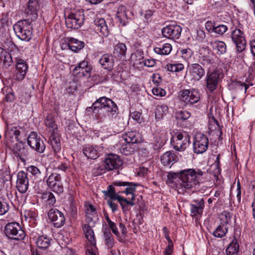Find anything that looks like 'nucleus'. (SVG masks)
<instances>
[{
  "label": "nucleus",
  "mask_w": 255,
  "mask_h": 255,
  "mask_svg": "<svg viewBox=\"0 0 255 255\" xmlns=\"http://www.w3.org/2000/svg\"><path fill=\"white\" fill-rule=\"evenodd\" d=\"M137 185L134 182L118 180L114 182L113 185L108 186L107 190L104 191L103 193L111 199L118 200L123 213L126 214L130 209V207L135 205V192Z\"/></svg>",
  "instance_id": "1"
},
{
  "label": "nucleus",
  "mask_w": 255,
  "mask_h": 255,
  "mask_svg": "<svg viewBox=\"0 0 255 255\" xmlns=\"http://www.w3.org/2000/svg\"><path fill=\"white\" fill-rule=\"evenodd\" d=\"M93 110L94 113L98 114L107 113L112 118H116L118 108L117 105L111 99L106 97L100 98L95 101L92 107L89 108Z\"/></svg>",
  "instance_id": "2"
},
{
  "label": "nucleus",
  "mask_w": 255,
  "mask_h": 255,
  "mask_svg": "<svg viewBox=\"0 0 255 255\" xmlns=\"http://www.w3.org/2000/svg\"><path fill=\"white\" fill-rule=\"evenodd\" d=\"M203 175L199 169L189 168L180 171V186L185 189L191 188L199 183L200 177Z\"/></svg>",
  "instance_id": "3"
},
{
  "label": "nucleus",
  "mask_w": 255,
  "mask_h": 255,
  "mask_svg": "<svg viewBox=\"0 0 255 255\" xmlns=\"http://www.w3.org/2000/svg\"><path fill=\"white\" fill-rule=\"evenodd\" d=\"M32 21L27 19L18 21L14 24L13 30L17 36L22 40L28 41L31 38L32 28L30 24Z\"/></svg>",
  "instance_id": "4"
},
{
  "label": "nucleus",
  "mask_w": 255,
  "mask_h": 255,
  "mask_svg": "<svg viewBox=\"0 0 255 255\" xmlns=\"http://www.w3.org/2000/svg\"><path fill=\"white\" fill-rule=\"evenodd\" d=\"M122 164L123 161L118 155L111 154L108 155L104 162L97 167V174H101L106 171L117 169L122 166Z\"/></svg>",
  "instance_id": "5"
},
{
  "label": "nucleus",
  "mask_w": 255,
  "mask_h": 255,
  "mask_svg": "<svg viewBox=\"0 0 255 255\" xmlns=\"http://www.w3.org/2000/svg\"><path fill=\"white\" fill-rule=\"evenodd\" d=\"M190 136L187 133L176 132L171 138V144L173 148L178 151H182L190 143Z\"/></svg>",
  "instance_id": "6"
},
{
  "label": "nucleus",
  "mask_w": 255,
  "mask_h": 255,
  "mask_svg": "<svg viewBox=\"0 0 255 255\" xmlns=\"http://www.w3.org/2000/svg\"><path fill=\"white\" fill-rule=\"evenodd\" d=\"M85 19L82 9L74 11L65 16V23L67 28L77 29L83 24Z\"/></svg>",
  "instance_id": "7"
},
{
  "label": "nucleus",
  "mask_w": 255,
  "mask_h": 255,
  "mask_svg": "<svg viewBox=\"0 0 255 255\" xmlns=\"http://www.w3.org/2000/svg\"><path fill=\"white\" fill-rule=\"evenodd\" d=\"M5 235L10 239L22 240L25 237V233L20 225L16 222L7 223L5 226Z\"/></svg>",
  "instance_id": "8"
},
{
  "label": "nucleus",
  "mask_w": 255,
  "mask_h": 255,
  "mask_svg": "<svg viewBox=\"0 0 255 255\" xmlns=\"http://www.w3.org/2000/svg\"><path fill=\"white\" fill-rule=\"evenodd\" d=\"M178 97L186 105L197 103L200 99L199 92L195 89L182 90L179 92Z\"/></svg>",
  "instance_id": "9"
},
{
  "label": "nucleus",
  "mask_w": 255,
  "mask_h": 255,
  "mask_svg": "<svg viewBox=\"0 0 255 255\" xmlns=\"http://www.w3.org/2000/svg\"><path fill=\"white\" fill-rule=\"evenodd\" d=\"M27 141L30 148L37 153H42L45 150L46 145L43 139L35 131L30 132Z\"/></svg>",
  "instance_id": "10"
},
{
  "label": "nucleus",
  "mask_w": 255,
  "mask_h": 255,
  "mask_svg": "<svg viewBox=\"0 0 255 255\" xmlns=\"http://www.w3.org/2000/svg\"><path fill=\"white\" fill-rule=\"evenodd\" d=\"M220 75L219 71L217 70L207 72L205 78L206 88L210 93H213L217 88L220 81Z\"/></svg>",
  "instance_id": "11"
},
{
  "label": "nucleus",
  "mask_w": 255,
  "mask_h": 255,
  "mask_svg": "<svg viewBox=\"0 0 255 255\" xmlns=\"http://www.w3.org/2000/svg\"><path fill=\"white\" fill-rule=\"evenodd\" d=\"M208 138L206 135L202 133L197 134L193 142V150L197 154H201L205 152L208 147Z\"/></svg>",
  "instance_id": "12"
},
{
  "label": "nucleus",
  "mask_w": 255,
  "mask_h": 255,
  "mask_svg": "<svg viewBox=\"0 0 255 255\" xmlns=\"http://www.w3.org/2000/svg\"><path fill=\"white\" fill-rule=\"evenodd\" d=\"M40 7L39 0H28L27 7L25 9L26 19L31 21H35L38 17Z\"/></svg>",
  "instance_id": "13"
},
{
  "label": "nucleus",
  "mask_w": 255,
  "mask_h": 255,
  "mask_svg": "<svg viewBox=\"0 0 255 255\" xmlns=\"http://www.w3.org/2000/svg\"><path fill=\"white\" fill-rule=\"evenodd\" d=\"M48 217L56 228H60L65 224V219L64 214L56 208L49 210Z\"/></svg>",
  "instance_id": "14"
},
{
  "label": "nucleus",
  "mask_w": 255,
  "mask_h": 255,
  "mask_svg": "<svg viewBox=\"0 0 255 255\" xmlns=\"http://www.w3.org/2000/svg\"><path fill=\"white\" fill-rule=\"evenodd\" d=\"M61 176L59 174L53 173L47 179V184L54 192L60 194L63 191V187L60 182Z\"/></svg>",
  "instance_id": "15"
},
{
  "label": "nucleus",
  "mask_w": 255,
  "mask_h": 255,
  "mask_svg": "<svg viewBox=\"0 0 255 255\" xmlns=\"http://www.w3.org/2000/svg\"><path fill=\"white\" fill-rule=\"evenodd\" d=\"M231 37L236 45L237 50L239 52L243 51L246 45L244 33L239 29H235L232 33Z\"/></svg>",
  "instance_id": "16"
},
{
  "label": "nucleus",
  "mask_w": 255,
  "mask_h": 255,
  "mask_svg": "<svg viewBox=\"0 0 255 255\" xmlns=\"http://www.w3.org/2000/svg\"><path fill=\"white\" fill-rule=\"evenodd\" d=\"M182 28L176 24H171L162 29V34L166 38L171 39H177L181 35Z\"/></svg>",
  "instance_id": "17"
},
{
  "label": "nucleus",
  "mask_w": 255,
  "mask_h": 255,
  "mask_svg": "<svg viewBox=\"0 0 255 255\" xmlns=\"http://www.w3.org/2000/svg\"><path fill=\"white\" fill-rule=\"evenodd\" d=\"M29 186V180L27 173L24 171H20L17 175L16 187L18 191L24 193L28 190Z\"/></svg>",
  "instance_id": "18"
},
{
  "label": "nucleus",
  "mask_w": 255,
  "mask_h": 255,
  "mask_svg": "<svg viewBox=\"0 0 255 255\" xmlns=\"http://www.w3.org/2000/svg\"><path fill=\"white\" fill-rule=\"evenodd\" d=\"M92 67L89 65L86 61H82L73 70V74L78 75L79 77L84 76L90 77L92 72Z\"/></svg>",
  "instance_id": "19"
},
{
  "label": "nucleus",
  "mask_w": 255,
  "mask_h": 255,
  "mask_svg": "<svg viewBox=\"0 0 255 255\" xmlns=\"http://www.w3.org/2000/svg\"><path fill=\"white\" fill-rule=\"evenodd\" d=\"M16 62L15 79L17 80L21 81L25 77L28 66L26 62L22 59L16 58Z\"/></svg>",
  "instance_id": "20"
},
{
  "label": "nucleus",
  "mask_w": 255,
  "mask_h": 255,
  "mask_svg": "<svg viewBox=\"0 0 255 255\" xmlns=\"http://www.w3.org/2000/svg\"><path fill=\"white\" fill-rule=\"evenodd\" d=\"M189 70L192 79L196 81L201 79L205 74L204 69L198 63H194L189 65Z\"/></svg>",
  "instance_id": "21"
},
{
  "label": "nucleus",
  "mask_w": 255,
  "mask_h": 255,
  "mask_svg": "<svg viewBox=\"0 0 255 255\" xmlns=\"http://www.w3.org/2000/svg\"><path fill=\"white\" fill-rule=\"evenodd\" d=\"M102 149L103 148L100 147L87 145L83 147V153L88 158L95 159L99 156L100 152Z\"/></svg>",
  "instance_id": "22"
},
{
  "label": "nucleus",
  "mask_w": 255,
  "mask_h": 255,
  "mask_svg": "<svg viewBox=\"0 0 255 255\" xmlns=\"http://www.w3.org/2000/svg\"><path fill=\"white\" fill-rule=\"evenodd\" d=\"M191 214L193 217L200 215L202 214L205 206V203L203 199L195 200L193 203L190 204Z\"/></svg>",
  "instance_id": "23"
},
{
  "label": "nucleus",
  "mask_w": 255,
  "mask_h": 255,
  "mask_svg": "<svg viewBox=\"0 0 255 255\" xmlns=\"http://www.w3.org/2000/svg\"><path fill=\"white\" fill-rule=\"evenodd\" d=\"M49 142L55 153L60 152L61 149V143L59 134L57 132L53 131L51 133Z\"/></svg>",
  "instance_id": "24"
},
{
  "label": "nucleus",
  "mask_w": 255,
  "mask_h": 255,
  "mask_svg": "<svg viewBox=\"0 0 255 255\" xmlns=\"http://www.w3.org/2000/svg\"><path fill=\"white\" fill-rule=\"evenodd\" d=\"M13 153L17 157H19L21 160L28 155L27 148L21 143L15 144L12 148Z\"/></svg>",
  "instance_id": "25"
},
{
  "label": "nucleus",
  "mask_w": 255,
  "mask_h": 255,
  "mask_svg": "<svg viewBox=\"0 0 255 255\" xmlns=\"http://www.w3.org/2000/svg\"><path fill=\"white\" fill-rule=\"evenodd\" d=\"M95 29L97 32L101 33L104 36H108L109 31L105 20L103 18H100L95 21Z\"/></svg>",
  "instance_id": "26"
},
{
  "label": "nucleus",
  "mask_w": 255,
  "mask_h": 255,
  "mask_svg": "<svg viewBox=\"0 0 255 255\" xmlns=\"http://www.w3.org/2000/svg\"><path fill=\"white\" fill-rule=\"evenodd\" d=\"M83 231L86 238L92 246H95L96 244L95 234L91 227L88 224H84L82 226Z\"/></svg>",
  "instance_id": "27"
},
{
  "label": "nucleus",
  "mask_w": 255,
  "mask_h": 255,
  "mask_svg": "<svg viewBox=\"0 0 255 255\" xmlns=\"http://www.w3.org/2000/svg\"><path fill=\"white\" fill-rule=\"evenodd\" d=\"M117 17L118 18L120 24L124 26L128 23V18L127 14V8L124 5L120 6L117 10Z\"/></svg>",
  "instance_id": "28"
},
{
  "label": "nucleus",
  "mask_w": 255,
  "mask_h": 255,
  "mask_svg": "<svg viewBox=\"0 0 255 255\" xmlns=\"http://www.w3.org/2000/svg\"><path fill=\"white\" fill-rule=\"evenodd\" d=\"M68 46L70 50L76 52L82 49L85 46L84 42L73 37L68 38Z\"/></svg>",
  "instance_id": "29"
},
{
  "label": "nucleus",
  "mask_w": 255,
  "mask_h": 255,
  "mask_svg": "<svg viewBox=\"0 0 255 255\" xmlns=\"http://www.w3.org/2000/svg\"><path fill=\"white\" fill-rule=\"evenodd\" d=\"M99 63L105 69L111 70L114 66V61L112 57L107 54H104L100 59Z\"/></svg>",
  "instance_id": "30"
},
{
  "label": "nucleus",
  "mask_w": 255,
  "mask_h": 255,
  "mask_svg": "<svg viewBox=\"0 0 255 255\" xmlns=\"http://www.w3.org/2000/svg\"><path fill=\"white\" fill-rule=\"evenodd\" d=\"M172 50V46L169 43L159 44L158 46L153 49V51L161 55H167L170 54Z\"/></svg>",
  "instance_id": "31"
},
{
  "label": "nucleus",
  "mask_w": 255,
  "mask_h": 255,
  "mask_svg": "<svg viewBox=\"0 0 255 255\" xmlns=\"http://www.w3.org/2000/svg\"><path fill=\"white\" fill-rule=\"evenodd\" d=\"M175 157L173 153L167 151L161 156V162L164 166H170L175 162Z\"/></svg>",
  "instance_id": "32"
},
{
  "label": "nucleus",
  "mask_w": 255,
  "mask_h": 255,
  "mask_svg": "<svg viewBox=\"0 0 255 255\" xmlns=\"http://www.w3.org/2000/svg\"><path fill=\"white\" fill-rule=\"evenodd\" d=\"M214 50H217L219 55H222L226 52L227 46L225 42L221 41L213 40L210 43Z\"/></svg>",
  "instance_id": "33"
},
{
  "label": "nucleus",
  "mask_w": 255,
  "mask_h": 255,
  "mask_svg": "<svg viewBox=\"0 0 255 255\" xmlns=\"http://www.w3.org/2000/svg\"><path fill=\"white\" fill-rule=\"evenodd\" d=\"M126 45L123 43H119L114 47L113 54L115 57L122 58L126 57Z\"/></svg>",
  "instance_id": "34"
},
{
  "label": "nucleus",
  "mask_w": 255,
  "mask_h": 255,
  "mask_svg": "<svg viewBox=\"0 0 255 255\" xmlns=\"http://www.w3.org/2000/svg\"><path fill=\"white\" fill-rule=\"evenodd\" d=\"M167 140V135L165 131L162 130L157 133L155 136L154 148L158 149L162 146Z\"/></svg>",
  "instance_id": "35"
},
{
  "label": "nucleus",
  "mask_w": 255,
  "mask_h": 255,
  "mask_svg": "<svg viewBox=\"0 0 255 255\" xmlns=\"http://www.w3.org/2000/svg\"><path fill=\"white\" fill-rule=\"evenodd\" d=\"M86 221L87 223L93 221V218L97 215V211L94 206L90 204H86Z\"/></svg>",
  "instance_id": "36"
},
{
  "label": "nucleus",
  "mask_w": 255,
  "mask_h": 255,
  "mask_svg": "<svg viewBox=\"0 0 255 255\" xmlns=\"http://www.w3.org/2000/svg\"><path fill=\"white\" fill-rule=\"evenodd\" d=\"M0 61H2L3 65L8 67L10 66L12 63L10 54L1 48H0Z\"/></svg>",
  "instance_id": "37"
},
{
  "label": "nucleus",
  "mask_w": 255,
  "mask_h": 255,
  "mask_svg": "<svg viewBox=\"0 0 255 255\" xmlns=\"http://www.w3.org/2000/svg\"><path fill=\"white\" fill-rule=\"evenodd\" d=\"M50 239L47 236H40L37 239L36 245L39 248L46 249L50 245Z\"/></svg>",
  "instance_id": "38"
},
{
  "label": "nucleus",
  "mask_w": 255,
  "mask_h": 255,
  "mask_svg": "<svg viewBox=\"0 0 255 255\" xmlns=\"http://www.w3.org/2000/svg\"><path fill=\"white\" fill-rule=\"evenodd\" d=\"M239 252V245L236 239H234L233 241L228 246L226 250L227 255H234L237 254Z\"/></svg>",
  "instance_id": "39"
},
{
  "label": "nucleus",
  "mask_w": 255,
  "mask_h": 255,
  "mask_svg": "<svg viewBox=\"0 0 255 255\" xmlns=\"http://www.w3.org/2000/svg\"><path fill=\"white\" fill-rule=\"evenodd\" d=\"M215 56L214 55L213 52L208 53V55H203L201 57V64L203 65H210L213 66L216 64V62L215 60Z\"/></svg>",
  "instance_id": "40"
},
{
  "label": "nucleus",
  "mask_w": 255,
  "mask_h": 255,
  "mask_svg": "<svg viewBox=\"0 0 255 255\" xmlns=\"http://www.w3.org/2000/svg\"><path fill=\"white\" fill-rule=\"evenodd\" d=\"M123 138L127 143H130L132 145H134V143H136L138 139L136 133L133 131L126 133L124 135Z\"/></svg>",
  "instance_id": "41"
},
{
  "label": "nucleus",
  "mask_w": 255,
  "mask_h": 255,
  "mask_svg": "<svg viewBox=\"0 0 255 255\" xmlns=\"http://www.w3.org/2000/svg\"><path fill=\"white\" fill-rule=\"evenodd\" d=\"M168 112V107L165 105H158L155 111V118L161 119Z\"/></svg>",
  "instance_id": "42"
},
{
  "label": "nucleus",
  "mask_w": 255,
  "mask_h": 255,
  "mask_svg": "<svg viewBox=\"0 0 255 255\" xmlns=\"http://www.w3.org/2000/svg\"><path fill=\"white\" fill-rule=\"evenodd\" d=\"M44 124L45 126L49 128L51 133L55 131V130L57 128V125L55 124L52 116L50 115L47 116L44 120Z\"/></svg>",
  "instance_id": "43"
},
{
  "label": "nucleus",
  "mask_w": 255,
  "mask_h": 255,
  "mask_svg": "<svg viewBox=\"0 0 255 255\" xmlns=\"http://www.w3.org/2000/svg\"><path fill=\"white\" fill-rule=\"evenodd\" d=\"M232 215L227 211H223L220 215V225L228 227V225L231 222Z\"/></svg>",
  "instance_id": "44"
},
{
  "label": "nucleus",
  "mask_w": 255,
  "mask_h": 255,
  "mask_svg": "<svg viewBox=\"0 0 255 255\" xmlns=\"http://www.w3.org/2000/svg\"><path fill=\"white\" fill-rule=\"evenodd\" d=\"M228 227L219 225L213 232V235L215 237L221 238L226 236L228 232Z\"/></svg>",
  "instance_id": "45"
},
{
  "label": "nucleus",
  "mask_w": 255,
  "mask_h": 255,
  "mask_svg": "<svg viewBox=\"0 0 255 255\" xmlns=\"http://www.w3.org/2000/svg\"><path fill=\"white\" fill-rule=\"evenodd\" d=\"M9 209V202L7 199L0 197V215H4Z\"/></svg>",
  "instance_id": "46"
},
{
  "label": "nucleus",
  "mask_w": 255,
  "mask_h": 255,
  "mask_svg": "<svg viewBox=\"0 0 255 255\" xmlns=\"http://www.w3.org/2000/svg\"><path fill=\"white\" fill-rule=\"evenodd\" d=\"M134 145L130 143H127L125 145H123L120 148V151L123 154L128 155L132 154L135 151V147H133Z\"/></svg>",
  "instance_id": "47"
},
{
  "label": "nucleus",
  "mask_w": 255,
  "mask_h": 255,
  "mask_svg": "<svg viewBox=\"0 0 255 255\" xmlns=\"http://www.w3.org/2000/svg\"><path fill=\"white\" fill-rule=\"evenodd\" d=\"M167 69L172 72H177L182 70L184 66L181 63L168 64L166 65Z\"/></svg>",
  "instance_id": "48"
},
{
  "label": "nucleus",
  "mask_w": 255,
  "mask_h": 255,
  "mask_svg": "<svg viewBox=\"0 0 255 255\" xmlns=\"http://www.w3.org/2000/svg\"><path fill=\"white\" fill-rule=\"evenodd\" d=\"M191 116V113L186 110H181L176 113L177 119L181 120H186Z\"/></svg>",
  "instance_id": "49"
},
{
  "label": "nucleus",
  "mask_w": 255,
  "mask_h": 255,
  "mask_svg": "<svg viewBox=\"0 0 255 255\" xmlns=\"http://www.w3.org/2000/svg\"><path fill=\"white\" fill-rule=\"evenodd\" d=\"M42 198L46 200L47 203L49 205H53L56 202L54 195L50 192L44 193Z\"/></svg>",
  "instance_id": "50"
},
{
  "label": "nucleus",
  "mask_w": 255,
  "mask_h": 255,
  "mask_svg": "<svg viewBox=\"0 0 255 255\" xmlns=\"http://www.w3.org/2000/svg\"><path fill=\"white\" fill-rule=\"evenodd\" d=\"M177 178H179L180 180V171L179 172H170L167 174V182L168 183H173Z\"/></svg>",
  "instance_id": "51"
},
{
  "label": "nucleus",
  "mask_w": 255,
  "mask_h": 255,
  "mask_svg": "<svg viewBox=\"0 0 255 255\" xmlns=\"http://www.w3.org/2000/svg\"><path fill=\"white\" fill-rule=\"evenodd\" d=\"M228 30V27L226 25L221 24L217 26L214 25L213 31L219 34L223 35Z\"/></svg>",
  "instance_id": "52"
},
{
  "label": "nucleus",
  "mask_w": 255,
  "mask_h": 255,
  "mask_svg": "<svg viewBox=\"0 0 255 255\" xmlns=\"http://www.w3.org/2000/svg\"><path fill=\"white\" fill-rule=\"evenodd\" d=\"M252 85L253 84H247L245 83H242L241 81H238L236 84V88L237 89L241 90L244 92V93H246L249 87Z\"/></svg>",
  "instance_id": "53"
},
{
  "label": "nucleus",
  "mask_w": 255,
  "mask_h": 255,
  "mask_svg": "<svg viewBox=\"0 0 255 255\" xmlns=\"http://www.w3.org/2000/svg\"><path fill=\"white\" fill-rule=\"evenodd\" d=\"M27 170L32 175L38 177L40 174V170L35 166L31 165L27 167Z\"/></svg>",
  "instance_id": "54"
},
{
  "label": "nucleus",
  "mask_w": 255,
  "mask_h": 255,
  "mask_svg": "<svg viewBox=\"0 0 255 255\" xmlns=\"http://www.w3.org/2000/svg\"><path fill=\"white\" fill-rule=\"evenodd\" d=\"M152 93L153 94V95L157 96L162 97V96H164L166 94L165 91L164 89H163L159 87H154L152 89Z\"/></svg>",
  "instance_id": "55"
},
{
  "label": "nucleus",
  "mask_w": 255,
  "mask_h": 255,
  "mask_svg": "<svg viewBox=\"0 0 255 255\" xmlns=\"http://www.w3.org/2000/svg\"><path fill=\"white\" fill-rule=\"evenodd\" d=\"M181 53L185 58H188L192 55V51L190 48L183 49L181 50Z\"/></svg>",
  "instance_id": "56"
},
{
  "label": "nucleus",
  "mask_w": 255,
  "mask_h": 255,
  "mask_svg": "<svg viewBox=\"0 0 255 255\" xmlns=\"http://www.w3.org/2000/svg\"><path fill=\"white\" fill-rule=\"evenodd\" d=\"M141 115V114L137 111H134L133 112H130V117L137 122H139L140 120Z\"/></svg>",
  "instance_id": "57"
},
{
  "label": "nucleus",
  "mask_w": 255,
  "mask_h": 255,
  "mask_svg": "<svg viewBox=\"0 0 255 255\" xmlns=\"http://www.w3.org/2000/svg\"><path fill=\"white\" fill-rule=\"evenodd\" d=\"M109 227L111 228L112 232L116 236H118L119 235V232L118 231V228L116 224L112 222L108 224Z\"/></svg>",
  "instance_id": "58"
},
{
  "label": "nucleus",
  "mask_w": 255,
  "mask_h": 255,
  "mask_svg": "<svg viewBox=\"0 0 255 255\" xmlns=\"http://www.w3.org/2000/svg\"><path fill=\"white\" fill-rule=\"evenodd\" d=\"M74 201L73 198L71 199L70 210L71 215L74 217L77 214V208L74 205Z\"/></svg>",
  "instance_id": "59"
},
{
  "label": "nucleus",
  "mask_w": 255,
  "mask_h": 255,
  "mask_svg": "<svg viewBox=\"0 0 255 255\" xmlns=\"http://www.w3.org/2000/svg\"><path fill=\"white\" fill-rule=\"evenodd\" d=\"M107 204L109 206V207L112 209L113 212L116 211L118 209V205L114 203L111 200H108L107 201Z\"/></svg>",
  "instance_id": "60"
},
{
  "label": "nucleus",
  "mask_w": 255,
  "mask_h": 255,
  "mask_svg": "<svg viewBox=\"0 0 255 255\" xmlns=\"http://www.w3.org/2000/svg\"><path fill=\"white\" fill-rule=\"evenodd\" d=\"M10 132H11V134H13L15 136V138L16 139V140L18 141V137L20 135V131L18 130L17 128L16 127H12Z\"/></svg>",
  "instance_id": "61"
},
{
  "label": "nucleus",
  "mask_w": 255,
  "mask_h": 255,
  "mask_svg": "<svg viewBox=\"0 0 255 255\" xmlns=\"http://www.w3.org/2000/svg\"><path fill=\"white\" fill-rule=\"evenodd\" d=\"M173 243L168 244L167 247L164 250V254L166 255H170L173 252Z\"/></svg>",
  "instance_id": "62"
},
{
  "label": "nucleus",
  "mask_w": 255,
  "mask_h": 255,
  "mask_svg": "<svg viewBox=\"0 0 255 255\" xmlns=\"http://www.w3.org/2000/svg\"><path fill=\"white\" fill-rule=\"evenodd\" d=\"M156 62L154 59H146L144 61V65L149 67L154 66Z\"/></svg>",
  "instance_id": "63"
},
{
  "label": "nucleus",
  "mask_w": 255,
  "mask_h": 255,
  "mask_svg": "<svg viewBox=\"0 0 255 255\" xmlns=\"http://www.w3.org/2000/svg\"><path fill=\"white\" fill-rule=\"evenodd\" d=\"M220 154H218L216 156V160L214 161V163H213V165L215 166L216 168V169L218 170V171L219 172L221 170L220 168Z\"/></svg>",
  "instance_id": "64"
}]
</instances>
